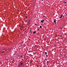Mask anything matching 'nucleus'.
<instances>
[{
    "label": "nucleus",
    "mask_w": 67,
    "mask_h": 67,
    "mask_svg": "<svg viewBox=\"0 0 67 67\" xmlns=\"http://www.w3.org/2000/svg\"><path fill=\"white\" fill-rule=\"evenodd\" d=\"M66 15L67 16V14H66Z\"/></svg>",
    "instance_id": "nucleus-31"
},
{
    "label": "nucleus",
    "mask_w": 67,
    "mask_h": 67,
    "mask_svg": "<svg viewBox=\"0 0 67 67\" xmlns=\"http://www.w3.org/2000/svg\"><path fill=\"white\" fill-rule=\"evenodd\" d=\"M30 31H31V30H30Z\"/></svg>",
    "instance_id": "nucleus-35"
},
{
    "label": "nucleus",
    "mask_w": 67,
    "mask_h": 67,
    "mask_svg": "<svg viewBox=\"0 0 67 67\" xmlns=\"http://www.w3.org/2000/svg\"><path fill=\"white\" fill-rule=\"evenodd\" d=\"M63 16V15H62L60 16V17H59L60 18H61Z\"/></svg>",
    "instance_id": "nucleus-4"
},
{
    "label": "nucleus",
    "mask_w": 67,
    "mask_h": 67,
    "mask_svg": "<svg viewBox=\"0 0 67 67\" xmlns=\"http://www.w3.org/2000/svg\"><path fill=\"white\" fill-rule=\"evenodd\" d=\"M63 17L64 18V16H63Z\"/></svg>",
    "instance_id": "nucleus-28"
},
{
    "label": "nucleus",
    "mask_w": 67,
    "mask_h": 67,
    "mask_svg": "<svg viewBox=\"0 0 67 67\" xmlns=\"http://www.w3.org/2000/svg\"><path fill=\"white\" fill-rule=\"evenodd\" d=\"M47 63L48 64V63L49 62H48V61H47Z\"/></svg>",
    "instance_id": "nucleus-13"
},
{
    "label": "nucleus",
    "mask_w": 67,
    "mask_h": 67,
    "mask_svg": "<svg viewBox=\"0 0 67 67\" xmlns=\"http://www.w3.org/2000/svg\"><path fill=\"white\" fill-rule=\"evenodd\" d=\"M44 20H42V23H43V22H44Z\"/></svg>",
    "instance_id": "nucleus-9"
},
{
    "label": "nucleus",
    "mask_w": 67,
    "mask_h": 67,
    "mask_svg": "<svg viewBox=\"0 0 67 67\" xmlns=\"http://www.w3.org/2000/svg\"><path fill=\"white\" fill-rule=\"evenodd\" d=\"M64 3H66V2H64Z\"/></svg>",
    "instance_id": "nucleus-18"
},
{
    "label": "nucleus",
    "mask_w": 67,
    "mask_h": 67,
    "mask_svg": "<svg viewBox=\"0 0 67 67\" xmlns=\"http://www.w3.org/2000/svg\"><path fill=\"white\" fill-rule=\"evenodd\" d=\"M62 36V35H60V37H61Z\"/></svg>",
    "instance_id": "nucleus-19"
},
{
    "label": "nucleus",
    "mask_w": 67,
    "mask_h": 67,
    "mask_svg": "<svg viewBox=\"0 0 67 67\" xmlns=\"http://www.w3.org/2000/svg\"><path fill=\"white\" fill-rule=\"evenodd\" d=\"M36 47V46H35V47Z\"/></svg>",
    "instance_id": "nucleus-25"
},
{
    "label": "nucleus",
    "mask_w": 67,
    "mask_h": 67,
    "mask_svg": "<svg viewBox=\"0 0 67 67\" xmlns=\"http://www.w3.org/2000/svg\"><path fill=\"white\" fill-rule=\"evenodd\" d=\"M30 20H28V24H30Z\"/></svg>",
    "instance_id": "nucleus-3"
},
{
    "label": "nucleus",
    "mask_w": 67,
    "mask_h": 67,
    "mask_svg": "<svg viewBox=\"0 0 67 67\" xmlns=\"http://www.w3.org/2000/svg\"><path fill=\"white\" fill-rule=\"evenodd\" d=\"M35 25H36V24H35Z\"/></svg>",
    "instance_id": "nucleus-22"
},
{
    "label": "nucleus",
    "mask_w": 67,
    "mask_h": 67,
    "mask_svg": "<svg viewBox=\"0 0 67 67\" xmlns=\"http://www.w3.org/2000/svg\"><path fill=\"white\" fill-rule=\"evenodd\" d=\"M43 17L45 18H47V16L46 15L44 16Z\"/></svg>",
    "instance_id": "nucleus-5"
},
{
    "label": "nucleus",
    "mask_w": 67,
    "mask_h": 67,
    "mask_svg": "<svg viewBox=\"0 0 67 67\" xmlns=\"http://www.w3.org/2000/svg\"><path fill=\"white\" fill-rule=\"evenodd\" d=\"M25 18H27V16H25Z\"/></svg>",
    "instance_id": "nucleus-12"
},
{
    "label": "nucleus",
    "mask_w": 67,
    "mask_h": 67,
    "mask_svg": "<svg viewBox=\"0 0 67 67\" xmlns=\"http://www.w3.org/2000/svg\"><path fill=\"white\" fill-rule=\"evenodd\" d=\"M20 65H23V62H21V63H20Z\"/></svg>",
    "instance_id": "nucleus-1"
},
{
    "label": "nucleus",
    "mask_w": 67,
    "mask_h": 67,
    "mask_svg": "<svg viewBox=\"0 0 67 67\" xmlns=\"http://www.w3.org/2000/svg\"><path fill=\"white\" fill-rule=\"evenodd\" d=\"M55 46H56V45H55Z\"/></svg>",
    "instance_id": "nucleus-33"
},
{
    "label": "nucleus",
    "mask_w": 67,
    "mask_h": 67,
    "mask_svg": "<svg viewBox=\"0 0 67 67\" xmlns=\"http://www.w3.org/2000/svg\"><path fill=\"white\" fill-rule=\"evenodd\" d=\"M64 57H65V58H66V57H67L66 55H64Z\"/></svg>",
    "instance_id": "nucleus-8"
},
{
    "label": "nucleus",
    "mask_w": 67,
    "mask_h": 67,
    "mask_svg": "<svg viewBox=\"0 0 67 67\" xmlns=\"http://www.w3.org/2000/svg\"><path fill=\"white\" fill-rule=\"evenodd\" d=\"M19 47H21V46H19Z\"/></svg>",
    "instance_id": "nucleus-32"
},
{
    "label": "nucleus",
    "mask_w": 67,
    "mask_h": 67,
    "mask_svg": "<svg viewBox=\"0 0 67 67\" xmlns=\"http://www.w3.org/2000/svg\"><path fill=\"white\" fill-rule=\"evenodd\" d=\"M54 44V43H52V44Z\"/></svg>",
    "instance_id": "nucleus-20"
},
{
    "label": "nucleus",
    "mask_w": 67,
    "mask_h": 67,
    "mask_svg": "<svg viewBox=\"0 0 67 67\" xmlns=\"http://www.w3.org/2000/svg\"><path fill=\"white\" fill-rule=\"evenodd\" d=\"M1 52L2 53H4V51H1Z\"/></svg>",
    "instance_id": "nucleus-7"
},
{
    "label": "nucleus",
    "mask_w": 67,
    "mask_h": 67,
    "mask_svg": "<svg viewBox=\"0 0 67 67\" xmlns=\"http://www.w3.org/2000/svg\"><path fill=\"white\" fill-rule=\"evenodd\" d=\"M16 57L17 58H18V57Z\"/></svg>",
    "instance_id": "nucleus-23"
},
{
    "label": "nucleus",
    "mask_w": 67,
    "mask_h": 67,
    "mask_svg": "<svg viewBox=\"0 0 67 67\" xmlns=\"http://www.w3.org/2000/svg\"><path fill=\"white\" fill-rule=\"evenodd\" d=\"M47 47H48V46H47Z\"/></svg>",
    "instance_id": "nucleus-34"
},
{
    "label": "nucleus",
    "mask_w": 67,
    "mask_h": 67,
    "mask_svg": "<svg viewBox=\"0 0 67 67\" xmlns=\"http://www.w3.org/2000/svg\"><path fill=\"white\" fill-rule=\"evenodd\" d=\"M45 54H47V53L46 52H45Z\"/></svg>",
    "instance_id": "nucleus-11"
},
{
    "label": "nucleus",
    "mask_w": 67,
    "mask_h": 67,
    "mask_svg": "<svg viewBox=\"0 0 67 67\" xmlns=\"http://www.w3.org/2000/svg\"><path fill=\"white\" fill-rule=\"evenodd\" d=\"M42 26H40V28H42Z\"/></svg>",
    "instance_id": "nucleus-10"
},
{
    "label": "nucleus",
    "mask_w": 67,
    "mask_h": 67,
    "mask_svg": "<svg viewBox=\"0 0 67 67\" xmlns=\"http://www.w3.org/2000/svg\"><path fill=\"white\" fill-rule=\"evenodd\" d=\"M65 8H65H66L65 7V8Z\"/></svg>",
    "instance_id": "nucleus-30"
},
{
    "label": "nucleus",
    "mask_w": 67,
    "mask_h": 67,
    "mask_svg": "<svg viewBox=\"0 0 67 67\" xmlns=\"http://www.w3.org/2000/svg\"><path fill=\"white\" fill-rule=\"evenodd\" d=\"M46 60H47V59H46Z\"/></svg>",
    "instance_id": "nucleus-21"
},
{
    "label": "nucleus",
    "mask_w": 67,
    "mask_h": 67,
    "mask_svg": "<svg viewBox=\"0 0 67 67\" xmlns=\"http://www.w3.org/2000/svg\"><path fill=\"white\" fill-rule=\"evenodd\" d=\"M41 21L42 22V23H43V21H42V20H41Z\"/></svg>",
    "instance_id": "nucleus-14"
},
{
    "label": "nucleus",
    "mask_w": 67,
    "mask_h": 67,
    "mask_svg": "<svg viewBox=\"0 0 67 67\" xmlns=\"http://www.w3.org/2000/svg\"><path fill=\"white\" fill-rule=\"evenodd\" d=\"M39 30V29H38V30Z\"/></svg>",
    "instance_id": "nucleus-24"
},
{
    "label": "nucleus",
    "mask_w": 67,
    "mask_h": 67,
    "mask_svg": "<svg viewBox=\"0 0 67 67\" xmlns=\"http://www.w3.org/2000/svg\"><path fill=\"white\" fill-rule=\"evenodd\" d=\"M46 56L47 57H48V56L47 55V54H46Z\"/></svg>",
    "instance_id": "nucleus-16"
},
{
    "label": "nucleus",
    "mask_w": 67,
    "mask_h": 67,
    "mask_svg": "<svg viewBox=\"0 0 67 67\" xmlns=\"http://www.w3.org/2000/svg\"><path fill=\"white\" fill-rule=\"evenodd\" d=\"M45 44V43H43V44Z\"/></svg>",
    "instance_id": "nucleus-26"
},
{
    "label": "nucleus",
    "mask_w": 67,
    "mask_h": 67,
    "mask_svg": "<svg viewBox=\"0 0 67 67\" xmlns=\"http://www.w3.org/2000/svg\"><path fill=\"white\" fill-rule=\"evenodd\" d=\"M54 22L56 24V19H54Z\"/></svg>",
    "instance_id": "nucleus-2"
},
{
    "label": "nucleus",
    "mask_w": 67,
    "mask_h": 67,
    "mask_svg": "<svg viewBox=\"0 0 67 67\" xmlns=\"http://www.w3.org/2000/svg\"><path fill=\"white\" fill-rule=\"evenodd\" d=\"M43 0H42V1H43Z\"/></svg>",
    "instance_id": "nucleus-27"
},
{
    "label": "nucleus",
    "mask_w": 67,
    "mask_h": 67,
    "mask_svg": "<svg viewBox=\"0 0 67 67\" xmlns=\"http://www.w3.org/2000/svg\"><path fill=\"white\" fill-rule=\"evenodd\" d=\"M41 48L42 49H43V47H41Z\"/></svg>",
    "instance_id": "nucleus-15"
},
{
    "label": "nucleus",
    "mask_w": 67,
    "mask_h": 67,
    "mask_svg": "<svg viewBox=\"0 0 67 67\" xmlns=\"http://www.w3.org/2000/svg\"><path fill=\"white\" fill-rule=\"evenodd\" d=\"M21 57H23V56H22V55H21Z\"/></svg>",
    "instance_id": "nucleus-17"
},
{
    "label": "nucleus",
    "mask_w": 67,
    "mask_h": 67,
    "mask_svg": "<svg viewBox=\"0 0 67 67\" xmlns=\"http://www.w3.org/2000/svg\"><path fill=\"white\" fill-rule=\"evenodd\" d=\"M36 31H35V32H33V34H36Z\"/></svg>",
    "instance_id": "nucleus-6"
},
{
    "label": "nucleus",
    "mask_w": 67,
    "mask_h": 67,
    "mask_svg": "<svg viewBox=\"0 0 67 67\" xmlns=\"http://www.w3.org/2000/svg\"><path fill=\"white\" fill-rule=\"evenodd\" d=\"M50 44H51V42H50Z\"/></svg>",
    "instance_id": "nucleus-29"
}]
</instances>
